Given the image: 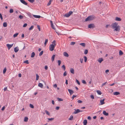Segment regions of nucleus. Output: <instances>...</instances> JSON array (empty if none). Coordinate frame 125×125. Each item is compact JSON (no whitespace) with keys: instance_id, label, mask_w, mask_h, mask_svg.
<instances>
[{"instance_id":"nucleus-48","label":"nucleus","mask_w":125,"mask_h":125,"mask_svg":"<svg viewBox=\"0 0 125 125\" xmlns=\"http://www.w3.org/2000/svg\"><path fill=\"white\" fill-rule=\"evenodd\" d=\"M58 65H60L61 64V62L60 60H58Z\"/></svg>"},{"instance_id":"nucleus-20","label":"nucleus","mask_w":125,"mask_h":125,"mask_svg":"<svg viewBox=\"0 0 125 125\" xmlns=\"http://www.w3.org/2000/svg\"><path fill=\"white\" fill-rule=\"evenodd\" d=\"M35 55V53L34 52H32L31 54V58L33 57H34Z\"/></svg>"},{"instance_id":"nucleus-34","label":"nucleus","mask_w":125,"mask_h":125,"mask_svg":"<svg viewBox=\"0 0 125 125\" xmlns=\"http://www.w3.org/2000/svg\"><path fill=\"white\" fill-rule=\"evenodd\" d=\"M51 26L52 27L53 29L54 30L55 29V28L54 27V25H53V23H52V24H51Z\"/></svg>"},{"instance_id":"nucleus-2","label":"nucleus","mask_w":125,"mask_h":125,"mask_svg":"<svg viewBox=\"0 0 125 125\" xmlns=\"http://www.w3.org/2000/svg\"><path fill=\"white\" fill-rule=\"evenodd\" d=\"M52 44H51L49 46V50L51 51H52L54 50V48L56 45L55 41L54 40L52 42Z\"/></svg>"},{"instance_id":"nucleus-37","label":"nucleus","mask_w":125,"mask_h":125,"mask_svg":"<svg viewBox=\"0 0 125 125\" xmlns=\"http://www.w3.org/2000/svg\"><path fill=\"white\" fill-rule=\"evenodd\" d=\"M24 63L27 64H28L29 63L28 61V60H26L24 61Z\"/></svg>"},{"instance_id":"nucleus-54","label":"nucleus","mask_w":125,"mask_h":125,"mask_svg":"<svg viewBox=\"0 0 125 125\" xmlns=\"http://www.w3.org/2000/svg\"><path fill=\"white\" fill-rule=\"evenodd\" d=\"M31 3H33L34 1V0H28Z\"/></svg>"},{"instance_id":"nucleus-22","label":"nucleus","mask_w":125,"mask_h":125,"mask_svg":"<svg viewBox=\"0 0 125 125\" xmlns=\"http://www.w3.org/2000/svg\"><path fill=\"white\" fill-rule=\"evenodd\" d=\"M96 92L97 94L99 95H101L102 94L101 92L99 90H97Z\"/></svg>"},{"instance_id":"nucleus-59","label":"nucleus","mask_w":125,"mask_h":125,"mask_svg":"<svg viewBox=\"0 0 125 125\" xmlns=\"http://www.w3.org/2000/svg\"><path fill=\"white\" fill-rule=\"evenodd\" d=\"M57 86V85L56 84H55L53 85V87L55 88H56Z\"/></svg>"},{"instance_id":"nucleus-18","label":"nucleus","mask_w":125,"mask_h":125,"mask_svg":"<svg viewBox=\"0 0 125 125\" xmlns=\"http://www.w3.org/2000/svg\"><path fill=\"white\" fill-rule=\"evenodd\" d=\"M115 20L118 21H120L121 20V19L120 18L116 17L115 18Z\"/></svg>"},{"instance_id":"nucleus-11","label":"nucleus","mask_w":125,"mask_h":125,"mask_svg":"<svg viewBox=\"0 0 125 125\" xmlns=\"http://www.w3.org/2000/svg\"><path fill=\"white\" fill-rule=\"evenodd\" d=\"M33 16L36 18H39L41 16L40 15H33Z\"/></svg>"},{"instance_id":"nucleus-49","label":"nucleus","mask_w":125,"mask_h":125,"mask_svg":"<svg viewBox=\"0 0 125 125\" xmlns=\"http://www.w3.org/2000/svg\"><path fill=\"white\" fill-rule=\"evenodd\" d=\"M19 18L21 19H22L23 18V17L21 15H20L19 16Z\"/></svg>"},{"instance_id":"nucleus-16","label":"nucleus","mask_w":125,"mask_h":125,"mask_svg":"<svg viewBox=\"0 0 125 125\" xmlns=\"http://www.w3.org/2000/svg\"><path fill=\"white\" fill-rule=\"evenodd\" d=\"M103 113L104 115L106 116L108 115V113L106 112L105 111H103Z\"/></svg>"},{"instance_id":"nucleus-33","label":"nucleus","mask_w":125,"mask_h":125,"mask_svg":"<svg viewBox=\"0 0 125 125\" xmlns=\"http://www.w3.org/2000/svg\"><path fill=\"white\" fill-rule=\"evenodd\" d=\"M36 80H38L39 78V76L37 74H36Z\"/></svg>"},{"instance_id":"nucleus-25","label":"nucleus","mask_w":125,"mask_h":125,"mask_svg":"<svg viewBox=\"0 0 125 125\" xmlns=\"http://www.w3.org/2000/svg\"><path fill=\"white\" fill-rule=\"evenodd\" d=\"M80 45L82 46L83 47H85V44L84 43H80Z\"/></svg>"},{"instance_id":"nucleus-62","label":"nucleus","mask_w":125,"mask_h":125,"mask_svg":"<svg viewBox=\"0 0 125 125\" xmlns=\"http://www.w3.org/2000/svg\"><path fill=\"white\" fill-rule=\"evenodd\" d=\"M60 107L59 106H57L56 107L55 109L57 110H58L59 109Z\"/></svg>"},{"instance_id":"nucleus-58","label":"nucleus","mask_w":125,"mask_h":125,"mask_svg":"<svg viewBox=\"0 0 125 125\" xmlns=\"http://www.w3.org/2000/svg\"><path fill=\"white\" fill-rule=\"evenodd\" d=\"M91 97L92 99H94V97L93 95H91Z\"/></svg>"},{"instance_id":"nucleus-23","label":"nucleus","mask_w":125,"mask_h":125,"mask_svg":"<svg viewBox=\"0 0 125 125\" xmlns=\"http://www.w3.org/2000/svg\"><path fill=\"white\" fill-rule=\"evenodd\" d=\"M3 26L4 27H6L7 26V23L6 22H4L3 23Z\"/></svg>"},{"instance_id":"nucleus-7","label":"nucleus","mask_w":125,"mask_h":125,"mask_svg":"<svg viewBox=\"0 0 125 125\" xmlns=\"http://www.w3.org/2000/svg\"><path fill=\"white\" fill-rule=\"evenodd\" d=\"M80 112V110L79 109H77L76 110L75 109V111L74 112V114H77Z\"/></svg>"},{"instance_id":"nucleus-17","label":"nucleus","mask_w":125,"mask_h":125,"mask_svg":"<svg viewBox=\"0 0 125 125\" xmlns=\"http://www.w3.org/2000/svg\"><path fill=\"white\" fill-rule=\"evenodd\" d=\"M83 123L84 125H86L87 123V120H84Z\"/></svg>"},{"instance_id":"nucleus-42","label":"nucleus","mask_w":125,"mask_h":125,"mask_svg":"<svg viewBox=\"0 0 125 125\" xmlns=\"http://www.w3.org/2000/svg\"><path fill=\"white\" fill-rule=\"evenodd\" d=\"M84 61L85 62H86L87 61V57L85 56H84Z\"/></svg>"},{"instance_id":"nucleus-9","label":"nucleus","mask_w":125,"mask_h":125,"mask_svg":"<svg viewBox=\"0 0 125 125\" xmlns=\"http://www.w3.org/2000/svg\"><path fill=\"white\" fill-rule=\"evenodd\" d=\"M103 61V59L102 58H100L97 60V61L99 63H101Z\"/></svg>"},{"instance_id":"nucleus-12","label":"nucleus","mask_w":125,"mask_h":125,"mask_svg":"<svg viewBox=\"0 0 125 125\" xmlns=\"http://www.w3.org/2000/svg\"><path fill=\"white\" fill-rule=\"evenodd\" d=\"M68 90L70 95L74 93V92L71 90L68 89Z\"/></svg>"},{"instance_id":"nucleus-45","label":"nucleus","mask_w":125,"mask_h":125,"mask_svg":"<svg viewBox=\"0 0 125 125\" xmlns=\"http://www.w3.org/2000/svg\"><path fill=\"white\" fill-rule=\"evenodd\" d=\"M82 82L84 84H85L86 83L85 81L84 80H83L82 81Z\"/></svg>"},{"instance_id":"nucleus-50","label":"nucleus","mask_w":125,"mask_h":125,"mask_svg":"<svg viewBox=\"0 0 125 125\" xmlns=\"http://www.w3.org/2000/svg\"><path fill=\"white\" fill-rule=\"evenodd\" d=\"M37 28L38 29H39V30L40 31H41V29H40V26L39 25H38L37 26Z\"/></svg>"},{"instance_id":"nucleus-10","label":"nucleus","mask_w":125,"mask_h":125,"mask_svg":"<svg viewBox=\"0 0 125 125\" xmlns=\"http://www.w3.org/2000/svg\"><path fill=\"white\" fill-rule=\"evenodd\" d=\"M104 99L103 100L101 99L100 100L101 105H103L105 103L104 102Z\"/></svg>"},{"instance_id":"nucleus-52","label":"nucleus","mask_w":125,"mask_h":125,"mask_svg":"<svg viewBox=\"0 0 125 125\" xmlns=\"http://www.w3.org/2000/svg\"><path fill=\"white\" fill-rule=\"evenodd\" d=\"M62 68L64 70H65V66L64 65L62 66Z\"/></svg>"},{"instance_id":"nucleus-28","label":"nucleus","mask_w":125,"mask_h":125,"mask_svg":"<svg viewBox=\"0 0 125 125\" xmlns=\"http://www.w3.org/2000/svg\"><path fill=\"white\" fill-rule=\"evenodd\" d=\"M47 115H50V114L49 112L47 110H45V111Z\"/></svg>"},{"instance_id":"nucleus-30","label":"nucleus","mask_w":125,"mask_h":125,"mask_svg":"<svg viewBox=\"0 0 125 125\" xmlns=\"http://www.w3.org/2000/svg\"><path fill=\"white\" fill-rule=\"evenodd\" d=\"M64 16L66 17H69L70 16L68 14V13H66V14H65Z\"/></svg>"},{"instance_id":"nucleus-39","label":"nucleus","mask_w":125,"mask_h":125,"mask_svg":"<svg viewBox=\"0 0 125 125\" xmlns=\"http://www.w3.org/2000/svg\"><path fill=\"white\" fill-rule=\"evenodd\" d=\"M75 43V42H71V43L70 45H74Z\"/></svg>"},{"instance_id":"nucleus-5","label":"nucleus","mask_w":125,"mask_h":125,"mask_svg":"<svg viewBox=\"0 0 125 125\" xmlns=\"http://www.w3.org/2000/svg\"><path fill=\"white\" fill-rule=\"evenodd\" d=\"M21 2L23 4L25 5H27V3H26L25 1L24 0H20Z\"/></svg>"},{"instance_id":"nucleus-40","label":"nucleus","mask_w":125,"mask_h":125,"mask_svg":"<svg viewBox=\"0 0 125 125\" xmlns=\"http://www.w3.org/2000/svg\"><path fill=\"white\" fill-rule=\"evenodd\" d=\"M18 34V33H16L14 34L13 36L14 37H15L17 36V35Z\"/></svg>"},{"instance_id":"nucleus-15","label":"nucleus","mask_w":125,"mask_h":125,"mask_svg":"<svg viewBox=\"0 0 125 125\" xmlns=\"http://www.w3.org/2000/svg\"><path fill=\"white\" fill-rule=\"evenodd\" d=\"M120 94V93L119 92H115L113 93L114 95H117Z\"/></svg>"},{"instance_id":"nucleus-29","label":"nucleus","mask_w":125,"mask_h":125,"mask_svg":"<svg viewBox=\"0 0 125 125\" xmlns=\"http://www.w3.org/2000/svg\"><path fill=\"white\" fill-rule=\"evenodd\" d=\"M73 116L72 115H71L70 117L69 118V120H72L73 119Z\"/></svg>"},{"instance_id":"nucleus-8","label":"nucleus","mask_w":125,"mask_h":125,"mask_svg":"<svg viewBox=\"0 0 125 125\" xmlns=\"http://www.w3.org/2000/svg\"><path fill=\"white\" fill-rule=\"evenodd\" d=\"M19 48L18 47H15L14 49V51L15 52H17L19 51Z\"/></svg>"},{"instance_id":"nucleus-60","label":"nucleus","mask_w":125,"mask_h":125,"mask_svg":"<svg viewBox=\"0 0 125 125\" xmlns=\"http://www.w3.org/2000/svg\"><path fill=\"white\" fill-rule=\"evenodd\" d=\"M77 102L79 103H81L82 102V101L80 100H78Z\"/></svg>"},{"instance_id":"nucleus-27","label":"nucleus","mask_w":125,"mask_h":125,"mask_svg":"<svg viewBox=\"0 0 125 125\" xmlns=\"http://www.w3.org/2000/svg\"><path fill=\"white\" fill-rule=\"evenodd\" d=\"M48 39H45V42L44 43V44L45 46L46 45V44L48 42Z\"/></svg>"},{"instance_id":"nucleus-35","label":"nucleus","mask_w":125,"mask_h":125,"mask_svg":"<svg viewBox=\"0 0 125 125\" xmlns=\"http://www.w3.org/2000/svg\"><path fill=\"white\" fill-rule=\"evenodd\" d=\"M34 27V26L33 25L31 26L30 28H29V30H32Z\"/></svg>"},{"instance_id":"nucleus-56","label":"nucleus","mask_w":125,"mask_h":125,"mask_svg":"<svg viewBox=\"0 0 125 125\" xmlns=\"http://www.w3.org/2000/svg\"><path fill=\"white\" fill-rule=\"evenodd\" d=\"M27 25V23H25L23 25V27H26Z\"/></svg>"},{"instance_id":"nucleus-21","label":"nucleus","mask_w":125,"mask_h":125,"mask_svg":"<svg viewBox=\"0 0 125 125\" xmlns=\"http://www.w3.org/2000/svg\"><path fill=\"white\" fill-rule=\"evenodd\" d=\"M38 86L39 87L41 88H42L43 87V85L42 83H39Z\"/></svg>"},{"instance_id":"nucleus-41","label":"nucleus","mask_w":125,"mask_h":125,"mask_svg":"<svg viewBox=\"0 0 125 125\" xmlns=\"http://www.w3.org/2000/svg\"><path fill=\"white\" fill-rule=\"evenodd\" d=\"M13 12V10L12 9H10V13H12V12Z\"/></svg>"},{"instance_id":"nucleus-64","label":"nucleus","mask_w":125,"mask_h":125,"mask_svg":"<svg viewBox=\"0 0 125 125\" xmlns=\"http://www.w3.org/2000/svg\"><path fill=\"white\" fill-rule=\"evenodd\" d=\"M5 106H4L1 109V110L2 111H3V110H4L5 109Z\"/></svg>"},{"instance_id":"nucleus-36","label":"nucleus","mask_w":125,"mask_h":125,"mask_svg":"<svg viewBox=\"0 0 125 125\" xmlns=\"http://www.w3.org/2000/svg\"><path fill=\"white\" fill-rule=\"evenodd\" d=\"M57 99L59 101H62L63 100L62 99L59 98H58Z\"/></svg>"},{"instance_id":"nucleus-44","label":"nucleus","mask_w":125,"mask_h":125,"mask_svg":"<svg viewBox=\"0 0 125 125\" xmlns=\"http://www.w3.org/2000/svg\"><path fill=\"white\" fill-rule=\"evenodd\" d=\"M119 54L120 55H122L123 54V52L122 51L120 50L119 51Z\"/></svg>"},{"instance_id":"nucleus-55","label":"nucleus","mask_w":125,"mask_h":125,"mask_svg":"<svg viewBox=\"0 0 125 125\" xmlns=\"http://www.w3.org/2000/svg\"><path fill=\"white\" fill-rule=\"evenodd\" d=\"M63 75L64 76H66L67 75V73H66V71H65L64 73H63Z\"/></svg>"},{"instance_id":"nucleus-24","label":"nucleus","mask_w":125,"mask_h":125,"mask_svg":"<svg viewBox=\"0 0 125 125\" xmlns=\"http://www.w3.org/2000/svg\"><path fill=\"white\" fill-rule=\"evenodd\" d=\"M55 56V55H53L52 56L51 58L52 60V61H53L54 60V58Z\"/></svg>"},{"instance_id":"nucleus-6","label":"nucleus","mask_w":125,"mask_h":125,"mask_svg":"<svg viewBox=\"0 0 125 125\" xmlns=\"http://www.w3.org/2000/svg\"><path fill=\"white\" fill-rule=\"evenodd\" d=\"M94 25L93 24H91L88 25V27L89 28L91 29L93 28Z\"/></svg>"},{"instance_id":"nucleus-47","label":"nucleus","mask_w":125,"mask_h":125,"mask_svg":"<svg viewBox=\"0 0 125 125\" xmlns=\"http://www.w3.org/2000/svg\"><path fill=\"white\" fill-rule=\"evenodd\" d=\"M48 120L49 121H52L54 119V118H48Z\"/></svg>"},{"instance_id":"nucleus-32","label":"nucleus","mask_w":125,"mask_h":125,"mask_svg":"<svg viewBox=\"0 0 125 125\" xmlns=\"http://www.w3.org/2000/svg\"><path fill=\"white\" fill-rule=\"evenodd\" d=\"M88 52V51L87 50H85L84 52V53L85 54H87Z\"/></svg>"},{"instance_id":"nucleus-14","label":"nucleus","mask_w":125,"mask_h":125,"mask_svg":"<svg viewBox=\"0 0 125 125\" xmlns=\"http://www.w3.org/2000/svg\"><path fill=\"white\" fill-rule=\"evenodd\" d=\"M70 71L71 73L74 74V70L73 68H71L70 69Z\"/></svg>"},{"instance_id":"nucleus-38","label":"nucleus","mask_w":125,"mask_h":125,"mask_svg":"<svg viewBox=\"0 0 125 125\" xmlns=\"http://www.w3.org/2000/svg\"><path fill=\"white\" fill-rule=\"evenodd\" d=\"M43 51H42L41 52L39 53V55L40 56H41L43 54Z\"/></svg>"},{"instance_id":"nucleus-26","label":"nucleus","mask_w":125,"mask_h":125,"mask_svg":"<svg viewBox=\"0 0 125 125\" xmlns=\"http://www.w3.org/2000/svg\"><path fill=\"white\" fill-rule=\"evenodd\" d=\"M52 0H50L49 2L47 4V5L48 6H49L51 4V2H52Z\"/></svg>"},{"instance_id":"nucleus-61","label":"nucleus","mask_w":125,"mask_h":125,"mask_svg":"<svg viewBox=\"0 0 125 125\" xmlns=\"http://www.w3.org/2000/svg\"><path fill=\"white\" fill-rule=\"evenodd\" d=\"M76 97V96L75 95H73V96H72V99H73L74 98Z\"/></svg>"},{"instance_id":"nucleus-4","label":"nucleus","mask_w":125,"mask_h":125,"mask_svg":"<svg viewBox=\"0 0 125 125\" xmlns=\"http://www.w3.org/2000/svg\"><path fill=\"white\" fill-rule=\"evenodd\" d=\"M13 44V43L11 44H7L6 45V46L7 47L8 49L9 50L12 46Z\"/></svg>"},{"instance_id":"nucleus-57","label":"nucleus","mask_w":125,"mask_h":125,"mask_svg":"<svg viewBox=\"0 0 125 125\" xmlns=\"http://www.w3.org/2000/svg\"><path fill=\"white\" fill-rule=\"evenodd\" d=\"M44 68L46 70H47L48 69V66L47 65H45V66Z\"/></svg>"},{"instance_id":"nucleus-3","label":"nucleus","mask_w":125,"mask_h":125,"mask_svg":"<svg viewBox=\"0 0 125 125\" xmlns=\"http://www.w3.org/2000/svg\"><path fill=\"white\" fill-rule=\"evenodd\" d=\"M95 18L94 16L93 15L90 16L86 18L85 20V21H91L93 20Z\"/></svg>"},{"instance_id":"nucleus-46","label":"nucleus","mask_w":125,"mask_h":125,"mask_svg":"<svg viewBox=\"0 0 125 125\" xmlns=\"http://www.w3.org/2000/svg\"><path fill=\"white\" fill-rule=\"evenodd\" d=\"M30 107H31V108H33L34 107V106H33V105L31 104H30Z\"/></svg>"},{"instance_id":"nucleus-43","label":"nucleus","mask_w":125,"mask_h":125,"mask_svg":"<svg viewBox=\"0 0 125 125\" xmlns=\"http://www.w3.org/2000/svg\"><path fill=\"white\" fill-rule=\"evenodd\" d=\"M73 12L72 11H70L68 13V14L70 16V15L73 13Z\"/></svg>"},{"instance_id":"nucleus-31","label":"nucleus","mask_w":125,"mask_h":125,"mask_svg":"<svg viewBox=\"0 0 125 125\" xmlns=\"http://www.w3.org/2000/svg\"><path fill=\"white\" fill-rule=\"evenodd\" d=\"M6 67H5L4 68L3 70V73H4V74L5 73H6Z\"/></svg>"},{"instance_id":"nucleus-63","label":"nucleus","mask_w":125,"mask_h":125,"mask_svg":"<svg viewBox=\"0 0 125 125\" xmlns=\"http://www.w3.org/2000/svg\"><path fill=\"white\" fill-rule=\"evenodd\" d=\"M83 59H80V61L81 62V63H83Z\"/></svg>"},{"instance_id":"nucleus-19","label":"nucleus","mask_w":125,"mask_h":125,"mask_svg":"<svg viewBox=\"0 0 125 125\" xmlns=\"http://www.w3.org/2000/svg\"><path fill=\"white\" fill-rule=\"evenodd\" d=\"M28 117H25L24 118V122H27L28 121Z\"/></svg>"},{"instance_id":"nucleus-53","label":"nucleus","mask_w":125,"mask_h":125,"mask_svg":"<svg viewBox=\"0 0 125 125\" xmlns=\"http://www.w3.org/2000/svg\"><path fill=\"white\" fill-rule=\"evenodd\" d=\"M28 15L31 18L32 16L31 14L30 13H28Z\"/></svg>"},{"instance_id":"nucleus-13","label":"nucleus","mask_w":125,"mask_h":125,"mask_svg":"<svg viewBox=\"0 0 125 125\" xmlns=\"http://www.w3.org/2000/svg\"><path fill=\"white\" fill-rule=\"evenodd\" d=\"M63 55L65 56L66 57H68L69 56L68 53L66 52H64L63 53Z\"/></svg>"},{"instance_id":"nucleus-51","label":"nucleus","mask_w":125,"mask_h":125,"mask_svg":"<svg viewBox=\"0 0 125 125\" xmlns=\"http://www.w3.org/2000/svg\"><path fill=\"white\" fill-rule=\"evenodd\" d=\"M76 82L77 83H78V85H80V83L79 82V81L77 79H76Z\"/></svg>"},{"instance_id":"nucleus-1","label":"nucleus","mask_w":125,"mask_h":125,"mask_svg":"<svg viewBox=\"0 0 125 125\" xmlns=\"http://www.w3.org/2000/svg\"><path fill=\"white\" fill-rule=\"evenodd\" d=\"M118 23L115 22L113 23L112 25L113 29H114V31H119L120 30V27L118 25Z\"/></svg>"}]
</instances>
